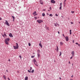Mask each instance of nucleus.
<instances>
[{
	"mask_svg": "<svg viewBox=\"0 0 80 80\" xmlns=\"http://www.w3.org/2000/svg\"><path fill=\"white\" fill-rule=\"evenodd\" d=\"M44 11H45L46 10L45 9L43 10Z\"/></svg>",
	"mask_w": 80,
	"mask_h": 80,
	"instance_id": "nucleus-58",
	"label": "nucleus"
},
{
	"mask_svg": "<svg viewBox=\"0 0 80 80\" xmlns=\"http://www.w3.org/2000/svg\"><path fill=\"white\" fill-rule=\"evenodd\" d=\"M66 0H64V2H66Z\"/></svg>",
	"mask_w": 80,
	"mask_h": 80,
	"instance_id": "nucleus-53",
	"label": "nucleus"
},
{
	"mask_svg": "<svg viewBox=\"0 0 80 80\" xmlns=\"http://www.w3.org/2000/svg\"><path fill=\"white\" fill-rule=\"evenodd\" d=\"M78 47H80V44H78Z\"/></svg>",
	"mask_w": 80,
	"mask_h": 80,
	"instance_id": "nucleus-48",
	"label": "nucleus"
},
{
	"mask_svg": "<svg viewBox=\"0 0 80 80\" xmlns=\"http://www.w3.org/2000/svg\"><path fill=\"white\" fill-rule=\"evenodd\" d=\"M42 15L43 17H45V13H42Z\"/></svg>",
	"mask_w": 80,
	"mask_h": 80,
	"instance_id": "nucleus-22",
	"label": "nucleus"
},
{
	"mask_svg": "<svg viewBox=\"0 0 80 80\" xmlns=\"http://www.w3.org/2000/svg\"><path fill=\"white\" fill-rule=\"evenodd\" d=\"M72 58H73V56L71 57L70 58V59H72Z\"/></svg>",
	"mask_w": 80,
	"mask_h": 80,
	"instance_id": "nucleus-45",
	"label": "nucleus"
},
{
	"mask_svg": "<svg viewBox=\"0 0 80 80\" xmlns=\"http://www.w3.org/2000/svg\"><path fill=\"white\" fill-rule=\"evenodd\" d=\"M63 3H64V5H65V2H64Z\"/></svg>",
	"mask_w": 80,
	"mask_h": 80,
	"instance_id": "nucleus-46",
	"label": "nucleus"
},
{
	"mask_svg": "<svg viewBox=\"0 0 80 80\" xmlns=\"http://www.w3.org/2000/svg\"><path fill=\"white\" fill-rule=\"evenodd\" d=\"M16 44L17 46H13L14 49H18V43H16Z\"/></svg>",
	"mask_w": 80,
	"mask_h": 80,
	"instance_id": "nucleus-1",
	"label": "nucleus"
},
{
	"mask_svg": "<svg viewBox=\"0 0 80 80\" xmlns=\"http://www.w3.org/2000/svg\"><path fill=\"white\" fill-rule=\"evenodd\" d=\"M60 6L61 7H62V3H60Z\"/></svg>",
	"mask_w": 80,
	"mask_h": 80,
	"instance_id": "nucleus-38",
	"label": "nucleus"
},
{
	"mask_svg": "<svg viewBox=\"0 0 80 80\" xmlns=\"http://www.w3.org/2000/svg\"><path fill=\"white\" fill-rule=\"evenodd\" d=\"M70 80H73L72 79H70Z\"/></svg>",
	"mask_w": 80,
	"mask_h": 80,
	"instance_id": "nucleus-64",
	"label": "nucleus"
},
{
	"mask_svg": "<svg viewBox=\"0 0 80 80\" xmlns=\"http://www.w3.org/2000/svg\"><path fill=\"white\" fill-rule=\"evenodd\" d=\"M41 52L39 50H38V53H40Z\"/></svg>",
	"mask_w": 80,
	"mask_h": 80,
	"instance_id": "nucleus-18",
	"label": "nucleus"
},
{
	"mask_svg": "<svg viewBox=\"0 0 80 80\" xmlns=\"http://www.w3.org/2000/svg\"><path fill=\"white\" fill-rule=\"evenodd\" d=\"M48 12H50V10H48Z\"/></svg>",
	"mask_w": 80,
	"mask_h": 80,
	"instance_id": "nucleus-59",
	"label": "nucleus"
},
{
	"mask_svg": "<svg viewBox=\"0 0 80 80\" xmlns=\"http://www.w3.org/2000/svg\"><path fill=\"white\" fill-rule=\"evenodd\" d=\"M68 20H70V18H68Z\"/></svg>",
	"mask_w": 80,
	"mask_h": 80,
	"instance_id": "nucleus-54",
	"label": "nucleus"
},
{
	"mask_svg": "<svg viewBox=\"0 0 80 80\" xmlns=\"http://www.w3.org/2000/svg\"><path fill=\"white\" fill-rule=\"evenodd\" d=\"M58 34H60V32H59V31L58 32Z\"/></svg>",
	"mask_w": 80,
	"mask_h": 80,
	"instance_id": "nucleus-51",
	"label": "nucleus"
},
{
	"mask_svg": "<svg viewBox=\"0 0 80 80\" xmlns=\"http://www.w3.org/2000/svg\"><path fill=\"white\" fill-rule=\"evenodd\" d=\"M49 16H50V17H52V16H53V15H52V14H50L49 15Z\"/></svg>",
	"mask_w": 80,
	"mask_h": 80,
	"instance_id": "nucleus-26",
	"label": "nucleus"
},
{
	"mask_svg": "<svg viewBox=\"0 0 80 80\" xmlns=\"http://www.w3.org/2000/svg\"><path fill=\"white\" fill-rule=\"evenodd\" d=\"M59 9L60 10H62V6H60V7L59 8Z\"/></svg>",
	"mask_w": 80,
	"mask_h": 80,
	"instance_id": "nucleus-28",
	"label": "nucleus"
},
{
	"mask_svg": "<svg viewBox=\"0 0 80 80\" xmlns=\"http://www.w3.org/2000/svg\"><path fill=\"white\" fill-rule=\"evenodd\" d=\"M55 16H56V17H58V14H55Z\"/></svg>",
	"mask_w": 80,
	"mask_h": 80,
	"instance_id": "nucleus-35",
	"label": "nucleus"
},
{
	"mask_svg": "<svg viewBox=\"0 0 80 80\" xmlns=\"http://www.w3.org/2000/svg\"><path fill=\"white\" fill-rule=\"evenodd\" d=\"M39 45L40 47H41L42 48V43H39Z\"/></svg>",
	"mask_w": 80,
	"mask_h": 80,
	"instance_id": "nucleus-15",
	"label": "nucleus"
},
{
	"mask_svg": "<svg viewBox=\"0 0 80 80\" xmlns=\"http://www.w3.org/2000/svg\"><path fill=\"white\" fill-rule=\"evenodd\" d=\"M5 42L7 45H9L8 44V42L7 41H5Z\"/></svg>",
	"mask_w": 80,
	"mask_h": 80,
	"instance_id": "nucleus-10",
	"label": "nucleus"
},
{
	"mask_svg": "<svg viewBox=\"0 0 80 80\" xmlns=\"http://www.w3.org/2000/svg\"><path fill=\"white\" fill-rule=\"evenodd\" d=\"M56 50L57 51V52L58 51V46H57V49H56Z\"/></svg>",
	"mask_w": 80,
	"mask_h": 80,
	"instance_id": "nucleus-17",
	"label": "nucleus"
},
{
	"mask_svg": "<svg viewBox=\"0 0 80 80\" xmlns=\"http://www.w3.org/2000/svg\"><path fill=\"white\" fill-rule=\"evenodd\" d=\"M70 32H72V30H70Z\"/></svg>",
	"mask_w": 80,
	"mask_h": 80,
	"instance_id": "nucleus-47",
	"label": "nucleus"
},
{
	"mask_svg": "<svg viewBox=\"0 0 80 80\" xmlns=\"http://www.w3.org/2000/svg\"><path fill=\"white\" fill-rule=\"evenodd\" d=\"M3 35L5 37H7V35L6 34V33H5V32H4Z\"/></svg>",
	"mask_w": 80,
	"mask_h": 80,
	"instance_id": "nucleus-20",
	"label": "nucleus"
},
{
	"mask_svg": "<svg viewBox=\"0 0 80 80\" xmlns=\"http://www.w3.org/2000/svg\"><path fill=\"white\" fill-rule=\"evenodd\" d=\"M61 17H62L63 18V16H61Z\"/></svg>",
	"mask_w": 80,
	"mask_h": 80,
	"instance_id": "nucleus-61",
	"label": "nucleus"
},
{
	"mask_svg": "<svg viewBox=\"0 0 80 80\" xmlns=\"http://www.w3.org/2000/svg\"><path fill=\"white\" fill-rule=\"evenodd\" d=\"M37 13V12L36 11H35L33 13V15H35Z\"/></svg>",
	"mask_w": 80,
	"mask_h": 80,
	"instance_id": "nucleus-23",
	"label": "nucleus"
},
{
	"mask_svg": "<svg viewBox=\"0 0 80 80\" xmlns=\"http://www.w3.org/2000/svg\"><path fill=\"white\" fill-rule=\"evenodd\" d=\"M72 57L74 56V51H72Z\"/></svg>",
	"mask_w": 80,
	"mask_h": 80,
	"instance_id": "nucleus-11",
	"label": "nucleus"
},
{
	"mask_svg": "<svg viewBox=\"0 0 80 80\" xmlns=\"http://www.w3.org/2000/svg\"><path fill=\"white\" fill-rule=\"evenodd\" d=\"M37 22H38V23H41L42 22H43V21L41 20H37Z\"/></svg>",
	"mask_w": 80,
	"mask_h": 80,
	"instance_id": "nucleus-4",
	"label": "nucleus"
},
{
	"mask_svg": "<svg viewBox=\"0 0 80 80\" xmlns=\"http://www.w3.org/2000/svg\"><path fill=\"white\" fill-rule=\"evenodd\" d=\"M32 73H33L34 72V70L33 69L32 71H31Z\"/></svg>",
	"mask_w": 80,
	"mask_h": 80,
	"instance_id": "nucleus-25",
	"label": "nucleus"
},
{
	"mask_svg": "<svg viewBox=\"0 0 80 80\" xmlns=\"http://www.w3.org/2000/svg\"><path fill=\"white\" fill-rule=\"evenodd\" d=\"M34 18H35V20H36V19H37V17H34Z\"/></svg>",
	"mask_w": 80,
	"mask_h": 80,
	"instance_id": "nucleus-33",
	"label": "nucleus"
},
{
	"mask_svg": "<svg viewBox=\"0 0 80 80\" xmlns=\"http://www.w3.org/2000/svg\"><path fill=\"white\" fill-rule=\"evenodd\" d=\"M47 15H49V14H48V13H47Z\"/></svg>",
	"mask_w": 80,
	"mask_h": 80,
	"instance_id": "nucleus-62",
	"label": "nucleus"
},
{
	"mask_svg": "<svg viewBox=\"0 0 80 80\" xmlns=\"http://www.w3.org/2000/svg\"><path fill=\"white\" fill-rule=\"evenodd\" d=\"M54 26H55V27H57V24H56V23H54Z\"/></svg>",
	"mask_w": 80,
	"mask_h": 80,
	"instance_id": "nucleus-27",
	"label": "nucleus"
},
{
	"mask_svg": "<svg viewBox=\"0 0 80 80\" xmlns=\"http://www.w3.org/2000/svg\"><path fill=\"white\" fill-rule=\"evenodd\" d=\"M73 43H74V40H73Z\"/></svg>",
	"mask_w": 80,
	"mask_h": 80,
	"instance_id": "nucleus-60",
	"label": "nucleus"
},
{
	"mask_svg": "<svg viewBox=\"0 0 80 80\" xmlns=\"http://www.w3.org/2000/svg\"><path fill=\"white\" fill-rule=\"evenodd\" d=\"M71 77H72V78H73V75H72L71 76Z\"/></svg>",
	"mask_w": 80,
	"mask_h": 80,
	"instance_id": "nucleus-43",
	"label": "nucleus"
},
{
	"mask_svg": "<svg viewBox=\"0 0 80 80\" xmlns=\"http://www.w3.org/2000/svg\"><path fill=\"white\" fill-rule=\"evenodd\" d=\"M61 55H62V52H60L59 56H61Z\"/></svg>",
	"mask_w": 80,
	"mask_h": 80,
	"instance_id": "nucleus-24",
	"label": "nucleus"
},
{
	"mask_svg": "<svg viewBox=\"0 0 80 80\" xmlns=\"http://www.w3.org/2000/svg\"><path fill=\"white\" fill-rule=\"evenodd\" d=\"M9 36L10 37H13V35H12V33H10L9 34Z\"/></svg>",
	"mask_w": 80,
	"mask_h": 80,
	"instance_id": "nucleus-9",
	"label": "nucleus"
},
{
	"mask_svg": "<svg viewBox=\"0 0 80 80\" xmlns=\"http://www.w3.org/2000/svg\"><path fill=\"white\" fill-rule=\"evenodd\" d=\"M2 20V18H0V20Z\"/></svg>",
	"mask_w": 80,
	"mask_h": 80,
	"instance_id": "nucleus-41",
	"label": "nucleus"
},
{
	"mask_svg": "<svg viewBox=\"0 0 80 80\" xmlns=\"http://www.w3.org/2000/svg\"><path fill=\"white\" fill-rule=\"evenodd\" d=\"M2 37H4V38H5V36L4 35H2Z\"/></svg>",
	"mask_w": 80,
	"mask_h": 80,
	"instance_id": "nucleus-40",
	"label": "nucleus"
},
{
	"mask_svg": "<svg viewBox=\"0 0 80 80\" xmlns=\"http://www.w3.org/2000/svg\"><path fill=\"white\" fill-rule=\"evenodd\" d=\"M19 57H20V58H22V56H21V55H20L19 56Z\"/></svg>",
	"mask_w": 80,
	"mask_h": 80,
	"instance_id": "nucleus-34",
	"label": "nucleus"
},
{
	"mask_svg": "<svg viewBox=\"0 0 80 80\" xmlns=\"http://www.w3.org/2000/svg\"><path fill=\"white\" fill-rule=\"evenodd\" d=\"M49 9L50 10H51V9H52V8H51L50 7Z\"/></svg>",
	"mask_w": 80,
	"mask_h": 80,
	"instance_id": "nucleus-36",
	"label": "nucleus"
},
{
	"mask_svg": "<svg viewBox=\"0 0 80 80\" xmlns=\"http://www.w3.org/2000/svg\"><path fill=\"white\" fill-rule=\"evenodd\" d=\"M72 34V32H70V34L71 35Z\"/></svg>",
	"mask_w": 80,
	"mask_h": 80,
	"instance_id": "nucleus-44",
	"label": "nucleus"
},
{
	"mask_svg": "<svg viewBox=\"0 0 80 80\" xmlns=\"http://www.w3.org/2000/svg\"><path fill=\"white\" fill-rule=\"evenodd\" d=\"M33 62H34V63L35 65H36V66H37V67H38V64L37 62V61H36V60L35 59H33Z\"/></svg>",
	"mask_w": 80,
	"mask_h": 80,
	"instance_id": "nucleus-2",
	"label": "nucleus"
},
{
	"mask_svg": "<svg viewBox=\"0 0 80 80\" xmlns=\"http://www.w3.org/2000/svg\"><path fill=\"white\" fill-rule=\"evenodd\" d=\"M5 24L6 25H7L8 27H9L10 26V24H9V23L8 22V21H7V20H5Z\"/></svg>",
	"mask_w": 80,
	"mask_h": 80,
	"instance_id": "nucleus-3",
	"label": "nucleus"
},
{
	"mask_svg": "<svg viewBox=\"0 0 80 80\" xmlns=\"http://www.w3.org/2000/svg\"><path fill=\"white\" fill-rule=\"evenodd\" d=\"M3 78L4 80H7V78H6V76H5V75H3Z\"/></svg>",
	"mask_w": 80,
	"mask_h": 80,
	"instance_id": "nucleus-12",
	"label": "nucleus"
},
{
	"mask_svg": "<svg viewBox=\"0 0 80 80\" xmlns=\"http://www.w3.org/2000/svg\"><path fill=\"white\" fill-rule=\"evenodd\" d=\"M28 46H29V47H30V46H31V44H30V43H29V44H28Z\"/></svg>",
	"mask_w": 80,
	"mask_h": 80,
	"instance_id": "nucleus-30",
	"label": "nucleus"
},
{
	"mask_svg": "<svg viewBox=\"0 0 80 80\" xmlns=\"http://www.w3.org/2000/svg\"><path fill=\"white\" fill-rule=\"evenodd\" d=\"M46 30H49V28L48 27H47L46 26Z\"/></svg>",
	"mask_w": 80,
	"mask_h": 80,
	"instance_id": "nucleus-21",
	"label": "nucleus"
},
{
	"mask_svg": "<svg viewBox=\"0 0 80 80\" xmlns=\"http://www.w3.org/2000/svg\"><path fill=\"white\" fill-rule=\"evenodd\" d=\"M69 64H70V61L69 62Z\"/></svg>",
	"mask_w": 80,
	"mask_h": 80,
	"instance_id": "nucleus-56",
	"label": "nucleus"
},
{
	"mask_svg": "<svg viewBox=\"0 0 80 80\" xmlns=\"http://www.w3.org/2000/svg\"><path fill=\"white\" fill-rule=\"evenodd\" d=\"M32 67H30V69H29V70H30V71H31V70H32Z\"/></svg>",
	"mask_w": 80,
	"mask_h": 80,
	"instance_id": "nucleus-31",
	"label": "nucleus"
},
{
	"mask_svg": "<svg viewBox=\"0 0 80 80\" xmlns=\"http://www.w3.org/2000/svg\"><path fill=\"white\" fill-rule=\"evenodd\" d=\"M76 45H78V43H77V42L76 43Z\"/></svg>",
	"mask_w": 80,
	"mask_h": 80,
	"instance_id": "nucleus-42",
	"label": "nucleus"
},
{
	"mask_svg": "<svg viewBox=\"0 0 80 80\" xmlns=\"http://www.w3.org/2000/svg\"><path fill=\"white\" fill-rule=\"evenodd\" d=\"M40 53H38V58H40Z\"/></svg>",
	"mask_w": 80,
	"mask_h": 80,
	"instance_id": "nucleus-16",
	"label": "nucleus"
},
{
	"mask_svg": "<svg viewBox=\"0 0 80 80\" xmlns=\"http://www.w3.org/2000/svg\"><path fill=\"white\" fill-rule=\"evenodd\" d=\"M12 17L13 18L12 20L13 22H14V20H15V17L13 16H12Z\"/></svg>",
	"mask_w": 80,
	"mask_h": 80,
	"instance_id": "nucleus-13",
	"label": "nucleus"
},
{
	"mask_svg": "<svg viewBox=\"0 0 80 80\" xmlns=\"http://www.w3.org/2000/svg\"><path fill=\"white\" fill-rule=\"evenodd\" d=\"M10 41V38H6V39H5L4 41Z\"/></svg>",
	"mask_w": 80,
	"mask_h": 80,
	"instance_id": "nucleus-6",
	"label": "nucleus"
},
{
	"mask_svg": "<svg viewBox=\"0 0 80 80\" xmlns=\"http://www.w3.org/2000/svg\"><path fill=\"white\" fill-rule=\"evenodd\" d=\"M60 45H61V46H62V45H63V42H60Z\"/></svg>",
	"mask_w": 80,
	"mask_h": 80,
	"instance_id": "nucleus-14",
	"label": "nucleus"
},
{
	"mask_svg": "<svg viewBox=\"0 0 80 80\" xmlns=\"http://www.w3.org/2000/svg\"><path fill=\"white\" fill-rule=\"evenodd\" d=\"M65 38L67 42L68 41V36H66L65 37Z\"/></svg>",
	"mask_w": 80,
	"mask_h": 80,
	"instance_id": "nucleus-7",
	"label": "nucleus"
},
{
	"mask_svg": "<svg viewBox=\"0 0 80 80\" xmlns=\"http://www.w3.org/2000/svg\"><path fill=\"white\" fill-rule=\"evenodd\" d=\"M8 61L9 62H10V59H8Z\"/></svg>",
	"mask_w": 80,
	"mask_h": 80,
	"instance_id": "nucleus-52",
	"label": "nucleus"
},
{
	"mask_svg": "<svg viewBox=\"0 0 80 80\" xmlns=\"http://www.w3.org/2000/svg\"><path fill=\"white\" fill-rule=\"evenodd\" d=\"M72 65H73V64H72Z\"/></svg>",
	"mask_w": 80,
	"mask_h": 80,
	"instance_id": "nucleus-63",
	"label": "nucleus"
},
{
	"mask_svg": "<svg viewBox=\"0 0 80 80\" xmlns=\"http://www.w3.org/2000/svg\"><path fill=\"white\" fill-rule=\"evenodd\" d=\"M34 57H35V56H31V58H34Z\"/></svg>",
	"mask_w": 80,
	"mask_h": 80,
	"instance_id": "nucleus-32",
	"label": "nucleus"
},
{
	"mask_svg": "<svg viewBox=\"0 0 80 80\" xmlns=\"http://www.w3.org/2000/svg\"><path fill=\"white\" fill-rule=\"evenodd\" d=\"M59 79H60V80H61V77L59 78Z\"/></svg>",
	"mask_w": 80,
	"mask_h": 80,
	"instance_id": "nucleus-55",
	"label": "nucleus"
},
{
	"mask_svg": "<svg viewBox=\"0 0 80 80\" xmlns=\"http://www.w3.org/2000/svg\"><path fill=\"white\" fill-rule=\"evenodd\" d=\"M8 80H10V78H8Z\"/></svg>",
	"mask_w": 80,
	"mask_h": 80,
	"instance_id": "nucleus-50",
	"label": "nucleus"
},
{
	"mask_svg": "<svg viewBox=\"0 0 80 80\" xmlns=\"http://www.w3.org/2000/svg\"><path fill=\"white\" fill-rule=\"evenodd\" d=\"M25 80H28V77H25Z\"/></svg>",
	"mask_w": 80,
	"mask_h": 80,
	"instance_id": "nucleus-19",
	"label": "nucleus"
},
{
	"mask_svg": "<svg viewBox=\"0 0 80 80\" xmlns=\"http://www.w3.org/2000/svg\"><path fill=\"white\" fill-rule=\"evenodd\" d=\"M71 13H74V11H72V12H71Z\"/></svg>",
	"mask_w": 80,
	"mask_h": 80,
	"instance_id": "nucleus-37",
	"label": "nucleus"
},
{
	"mask_svg": "<svg viewBox=\"0 0 80 80\" xmlns=\"http://www.w3.org/2000/svg\"><path fill=\"white\" fill-rule=\"evenodd\" d=\"M28 72H29V73H31V71L29 70H28Z\"/></svg>",
	"mask_w": 80,
	"mask_h": 80,
	"instance_id": "nucleus-29",
	"label": "nucleus"
},
{
	"mask_svg": "<svg viewBox=\"0 0 80 80\" xmlns=\"http://www.w3.org/2000/svg\"><path fill=\"white\" fill-rule=\"evenodd\" d=\"M6 72H8V70H6Z\"/></svg>",
	"mask_w": 80,
	"mask_h": 80,
	"instance_id": "nucleus-57",
	"label": "nucleus"
},
{
	"mask_svg": "<svg viewBox=\"0 0 80 80\" xmlns=\"http://www.w3.org/2000/svg\"><path fill=\"white\" fill-rule=\"evenodd\" d=\"M63 36L65 38V35H64V34H62Z\"/></svg>",
	"mask_w": 80,
	"mask_h": 80,
	"instance_id": "nucleus-39",
	"label": "nucleus"
},
{
	"mask_svg": "<svg viewBox=\"0 0 80 80\" xmlns=\"http://www.w3.org/2000/svg\"><path fill=\"white\" fill-rule=\"evenodd\" d=\"M71 24H73V22H71Z\"/></svg>",
	"mask_w": 80,
	"mask_h": 80,
	"instance_id": "nucleus-49",
	"label": "nucleus"
},
{
	"mask_svg": "<svg viewBox=\"0 0 80 80\" xmlns=\"http://www.w3.org/2000/svg\"><path fill=\"white\" fill-rule=\"evenodd\" d=\"M39 2L40 4H41L42 5H43V1H42V0H40Z\"/></svg>",
	"mask_w": 80,
	"mask_h": 80,
	"instance_id": "nucleus-8",
	"label": "nucleus"
},
{
	"mask_svg": "<svg viewBox=\"0 0 80 80\" xmlns=\"http://www.w3.org/2000/svg\"><path fill=\"white\" fill-rule=\"evenodd\" d=\"M51 3H55V1H54V0H51Z\"/></svg>",
	"mask_w": 80,
	"mask_h": 80,
	"instance_id": "nucleus-5",
	"label": "nucleus"
}]
</instances>
